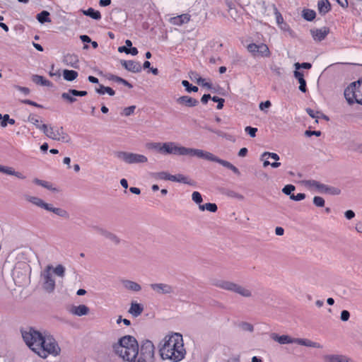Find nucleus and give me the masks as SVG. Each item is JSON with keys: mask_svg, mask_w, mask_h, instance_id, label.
<instances>
[{"mask_svg": "<svg viewBox=\"0 0 362 362\" xmlns=\"http://www.w3.org/2000/svg\"><path fill=\"white\" fill-rule=\"evenodd\" d=\"M192 199L196 204H201L203 201L202 197L199 192H194L192 194Z\"/></svg>", "mask_w": 362, "mask_h": 362, "instance_id": "obj_51", "label": "nucleus"}, {"mask_svg": "<svg viewBox=\"0 0 362 362\" xmlns=\"http://www.w3.org/2000/svg\"><path fill=\"white\" fill-rule=\"evenodd\" d=\"M144 310V307L136 302H132L131 303L130 308L129 310V313L132 315L134 317H136L139 316Z\"/></svg>", "mask_w": 362, "mask_h": 362, "instance_id": "obj_27", "label": "nucleus"}, {"mask_svg": "<svg viewBox=\"0 0 362 362\" xmlns=\"http://www.w3.org/2000/svg\"><path fill=\"white\" fill-rule=\"evenodd\" d=\"M318 11L320 13L325 15L331 8V5L328 0H321L318 2Z\"/></svg>", "mask_w": 362, "mask_h": 362, "instance_id": "obj_34", "label": "nucleus"}, {"mask_svg": "<svg viewBox=\"0 0 362 362\" xmlns=\"http://www.w3.org/2000/svg\"><path fill=\"white\" fill-rule=\"evenodd\" d=\"M28 121L34 124L36 127V128L41 130V127L42 126V124H40V119L38 116L33 114H30L28 116Z\"/></svg>", "mask_w": 362, "mask_h": 362, "instance_id": "obj_45", "label": "nucleus"}, {"mask_svg": "<svg viewBox=\"0 0 362 362\" xmlns=\"http://www.w3.org/2000/svg\"><path fill=\"white\" fill-rule=\"evenodd\" d=\"M296 189L295 186L293 185H286L283 189H282V192L286 194V195H289L291 197V195H292L293 194L291 193L293 191H294Z\"/></svg>", "mask_w": 362, "mask_h": 362, "instance_id": "obj_52", "label": "nucleus"}, {"mask_svg": "<svg viewBox=\"0 0 362 362\" xmlns=\"http://www.w3.org/2000/svg\"><path fill=\"white\" fill-rule=\"evenodd\" d=\"M41 349L37 351L40 357L45 358L48 354L58 356L60 354V348L56 340L51 336H45L42 342Z\"/></svg>", "mask_w": 362, "mask_h": 362, "instance_id": "obj_9", "label": "nucleus"}, {"mask_svg": "<svg viewBox=\"0 0 362 362\" xmlns=\"http://www.w3.org/2000/svg\"><path fill=\"white\" fill-rule=\"evenodd\" d=\"M49 15L50 14L48 11H42L37 15L36 18L40 23H50L51 19L49 18Z\"/></svg>", "mask_w": 362, "mask_h": 362, "instance_id": "obj_39", "label": "nucleus"}, {"mask_svg": "<svg viewBox=\"0 0 362 362\" xmlns=\"http://www.w3.org/2000/svg\"><path fill=\"white\" fill-rule=\"evenodd\" d=\"M350 317V313L348 310H342L341 313L340 318L343 322H346Z\"/></svg>", "mask_w": 362, "mask_h": 362, "instance_id": "obj_59", "label": "nucleus"}, {"mask_svg": "<svg viewBox=\"0 0 362 362\" xmlns=\"http://www.w3.org/2000/svg\"><path fill=\"white\" fill-rule=\"evenodd\" d=\"M189 77L191 79L196 80L199 85H202V86L206 87L210 90L213 88L212 84L211 83L205 82V79L199 76V74L194 71H191L189 73Z\"/></svg>", "mask_w": 362, "mask_h": 362, "instance_id": "obj_25", "label": "nucleus"}, {"mask_svg": "<svg viewBox=\"0 0 362 362\" xmlns=\"http://www.w3.org/2000/svg\"><path fill=\"white\" fill-rule=\"evenodd\" d=\"M64 62L74 68H78V57L75 54H66L64 56Z\"/></svg>", "mask_w": 362, "mask_h": 362, "instance_id": "obj_32", "label": "nucleus"}, {"mask_svg": "<svg viewBox=\"0 0 362 362\" xmlns=\"http://www.w3.org/2000/svg\"><path fill=\"white\" fill-rule=\"evenodd\" d=\"M259 49V55L263 57H269L270 56V51L269 47L265 44H259L258 45Z\"/></svg>", "mask_w": 362, "mask_h": 362, "instance_id": "obj_41", "label": "nucleus"}, {"mask_svg": "<svg viewBox=\"0 0 362 362\" xmlns=\"http://www.w3.org/2000/svg\"><path fill=\"white\" fill-rule=\"evenodd\" d=\"M146 147L148 150L155 151L163 155V143L161 142H149L147 143Z\"/></svg>", "mask_w": 362, "mask_h": 362, "instance_id": "obj_33", "label": "nucleus"}, {"mask_svg": "<svg viewBox=\"0 0 362 362\" xmlns=\"http://www.w3.org/2000/svg\"><path fill=\"white\" fill-rule=\"evenodd\" d=\"M245 132H247L251 137H255L256 135V132H257V129L252 127H246L245 129Z\"/></svg>", "mask_w": 362, "mask_h": 362, "instance_id": "obj_57", "label": "nucleus"}, {"mask_svg": "<svg viewBox=\"0 0 362 362\" xmlns=\"http://www.w3.org/2000/svg\"><path fill=\"white\" fill-rule=\"evenodd\" d=\"M76 95H72L71 93V89L68 90V92L63 93L62 94V98L66 101H67L69 103H74L77 100L76 98Z\"/></svg>", "mask_w": 362, "mask_h": 362, "instance_id": "obj_43", "label": "nucleus"}, {"mask_svg": "<svg viewBox=\"0 0 362 362\" xmlns=\"http://www.w3.org/2000/svg\"><path fill=\"white\" fill-rule=\"evenodd\" d=\"M14 88L22 92L25 95H28L30 93V89L26 87H22L18 85L14 86Z\"/></svg>", "mask_w": 362, "mask_h": 362, "instance_id": "obj_63", "label": "nucleus"}, {"mask_svg": "<svg viewBox=\"0 0 362 362\" xmlns=\"http://www.w3.org/2000/svg\"><path fill=\"white\" fill-rule=\"evenodd\" d=\"M0 173L8 175H14L19 179H25V177L20 172L15 171L13 168L4 166L0 165Z\"/></svg>", "mask_w": 362, "mask_h": 362, "instance_id": "obj_24", "label": "nucleus"}, {"mask_svg": "<svg viewBox=\"0 0 362 362\" xmlns=\"http://www.w3.org/2000/svg\"><path fill=\"white\" fill-rule=\"evenodd\" d=\"M313 204L318 207H322L325 206V200L321 197H315L313 198Z\"/></svg>", "mask_w": 362, "mask_h": 362, "instance_id": "obj_53", "label": "nucleus"}, {"mask_svg": "<svg viewBox=\"0 0 362 362\" xmlns=\"http://www.w3.org/2000/svg\"><path fill=\"white\" fill-rule=\"evenodd\" d=\"M163 155L189 156L191 157L203 158L207 160L218 163L223 167L230 169L237 175H240V170L232 163L227 160L219 158L209 151H205L198 148H187L180 146L173 141L163 143Z\"/></svg>", "mask_w": 362, "mask_h": 362, "instance_id": "obj_1", "label": "nucleus"}, {"mask_svg": "<svg viewBox=\"0 0 362 362\" xmlns=\"http://www.w3.org/2000/svg\"><path fill=\"white\" fill-rule=\"evenodd\" d=\"M151 288L158 295H171L175 293V288L165 283H154L150 285Z\"/></svg>", "mask_w": 362, "mask_h": 362, "instance_id": "obj_13", "label": "nucleus"}, {"mask_svg": "<svg viewBox=\"0 0 362 362\" xmlns=\"http://www.w3.org/2000/svg\"><path fill=\"white\" fill-rule=\"evenodd\" d=\"M211 284L219 288L233 292L243 298H250L253 296L252 291L250 288L230 281L214 279Z\"/></svg>", "mask_w": 362, "mask_h": 362, "instance_id": "obj_5", "label": "nucleus"}, {"mask_svg": "<svg viewBox=\"0 0 362 362\" xmlns=\"http://www.w3.org/2000/svg\"><path fill=\"white\" fill-rule=\"evenodd\" d=\"M21 334L23 341L31 350L37 353L41 349L45 335L40 332L33 327H27L21 330Z\"/></svg>", "mask_w": 362, "mask_h": 362, "instance_id": "obj_6", "label": "nucleus"}, {"mask_svg": "<svg viewBox=\"0 0 362 362\" xmlns=\"http://www.w3.org/2000/svg\"><path fill=\"white\" fill-rule=\"evenodd\" d=\"M32 81L33 83L43 86L50 87L52 86V83L51 81L37 74L32 76Z\"/></svg>", "mask_w": 362, "mask_h": 362, "instance_id": "obj_30", "label": "nucleus"}, {"mask_svg": "<svg viewBox=\"0 0 362 362\" xmlns=\"http://www.w3.org/2000/svg\"><path fill=\"white\" fill-rule=\"evenodd\" d=\"M109 79L118 83H122L123 85L127 86L129 88H132V85L131 83H129L127 81L119 76L111 75Z\"/></svg>", "mask_w": 362, "mask_h": 362, "instance_id": "obj_44", "label": "nucleus"}, {"mask_svg": "<svg viewBox=\"0 0 362 362\" xmlns=\"http://www.w3.org/2000/svg\"><path fill=\"white\" fill-rule=\"evenodd\" d=\"M226 194H227V196H228L230 197L235 198V199H237L240 201L244 199L243 195H242L235 191H233V190L228 191L226 192Z\"/></svg>", "mask_w": 362, "mask_h": 362, "instance_id": "obj_50", "label": "nucleus"}, {"mask_svg": "<svg viewBox=\"0 0 362 362\" xmlns=\"http://www.w3.org/2000/svg\"><path fill=\"white\" fill-rule=\"evenodd\" d=\"M116 157L127 164H139L148 162V158L142 154L127 152L117 151L115 153Z\"/></svg>", "mask_w": 362, "mask_h": 362, "instance_id": "obj_10", "label": "nucleus"}, {"mask_svg": "<svg viewBox=\"0 0 362 362\" xmlns=\"http://www.w3.org/2000/svg\"><path fill=\"white\" fill-rule=\"evenodd\" d=\"M176 103L182 106L192 107H195L199 104V101L188 95H183L176 99Z\"/></svg>", "mask_w": 362, "mask_h": 362, "instance_id": "obj_17", "label": "nucleus"}, {"mask_svg": "<svg viewBox=\"0 0 362 362\" xmlns=\"http://www.w3.org/2000/svg\"><path fill=\"white\" fill-rule=\"evenodd\" d=\"M211 100L214 102H216V103H218L217 107H216L218 110H221V109L223 108V103L225 102L223 98H218L217 96H214V97L211 98Z\"/></svg>", "mask_w": 362, "mask_h": 362, "instance_id": "obj_54", "label": "nucleus"}, {"mask_svg": "<svg viewBox=\"0 0 362 362\" xmlns=\"http://www.w3.org/2000/svg\"><path fill=\"white\" fill-rule=\"evenodd\" d=\"M264 158H270L272 159H274L276 161L279 160V156L276 153L264 152L262 153V155L261 156V160H264Z\"/></svg>", "mask_w": 362, "mask_h": 362, "instance_id": "obj_48", "label": "nucleus"}, {"mask_svg": "<svg viewBox=\"0 0 362 362\" xmlns=\"http://www.w3.org/2000/svg\"><path fill=\"white\" fill-rule=\"evenodd\" d=\"M159 352L163 360L182 361L186 354L182 336L179 333L166 335L159 344Z\"/></svg>", "mask_w": 362, "mask_h": 362, "instance_id": "obj_2", "label": "nucleus"}, {"mask_svg": "<svg viewBox=\"0 0 362 362\" xmlns=\"http://www.w3.org/2000/svg\"><path fill=\"white\" fill-rule=\"evenodd\" d=\"M206 210L211 212H216L218 209V207L216 204L214 203H206L205 204Z\"/></svg>", "mask_w": 362, "mask_h": 362, "instance_id": "obj_56", "label": "nucleus"}, {"mask_svg": "<svg viewBox=\"0 0 362 362\" xmlns=\"http://www.w3.org/2000/svg\"><path fill=\"white\" fill-rule=\"evenodd\" d=\"M214 132H215L216 134H217L218 136H223V137H225L226 139L229 140V141H235V139L234 137L232 136V135H230V134H227L226 133H223L221 131H213Z\"/></svg>", "mask_w": 362, "mask_h": 362, "instance_id": "obj_55", "label": "nucleus"}, {"mask_svg": "<svg viewBox=\"0 0 362 362\" xmlns=\"http://www.w3.org/2000/svg\"><path fill=\"white\" fill-rule=\"evenodd\" d=\"M306 112L313 118H319L320 117V115H319L320 112H315L314 110H313L310 108H307Z\"/></svg>", "mask_w": 362, "mask_h": 362, "instance_id": "obj_64", "label": "nucleus"}, {"mask_svg": "<svg viewBox=\"0 0 362 362\" xmlns=\"http://www.w3.org/2000/svg\"><path fill=\"white\" fill-rule=\"evenodd\" d=\"M315 12L313 10L304 9L303 11V17L308 21H313L315 18Z\"/></svg>", "mask_w": 362, "mask_h": 362, "instance_id": "obj_46", "label": "nucleus"}, {"mask_svg": "<svg viewBox=\"0 0 362 362\" xmlns=\"http://www.w3.org/2000/svg\"><path fill=\"white\" fill-rule=\"evenodd\" d=\"M152 176L156 180H163L172 181L173 175L169 174L168 172L162 171L158 173H154Z\"/></svg>", "mask_w": 362, "mask_h": 362, "instance_id": "obj_37", "label": "nucleus"}, {"mask_svg": "<svg viewBox=\"0 0 362 362\" xmlns=\"http://www.w3.org/2000/svg\"><path fill=\"white\" fill-rule=\"evenodd\" d=\"M41 131L46 136L54 141L67 144L71 141L70 136L64 132L63 127H57L43 124L41 127Z\"/></svg>", "mask_w": 362, "mask_h": 362, "instance_id": "obj_8", "label": "nucleus"}, {"mask_svg": "<svg viewBox=\"0 0 362 362\" xmlns=\"http://www.w3.org/2000/svg\"><path fill=\"white\" fill-rule=\"evenodd\" d=\"M78 76V72L74 70L64 69L63 71V77L67 81H72Z\"/></svg>", "mask_w": 362, "mask_h": 362, "instance_id": "obj_36", "label": "nucleus"}, {"mask_svg": "<svg viewBox=\"0 0 362 362\" xmlns=\"http://www.w3.org/2000/svg\"><path fill=\"white\" fill-rule=\"evenodd\" d=\"M48 211L52 212L54 214L57 215L58 216L63 218L64 219H69L70 218V215L66 210L62 208L54 207L52 206V204L50 205Z\"/></svg>", "mask_w": 362, "mask_h": 362, "instance_id": "obj_28", "label": "nucleus"}, {"mask_svg": "<svg viewBox=\"0 0 362 362\" xmlns=\"http://www.w3.org/2000/svg\"><path fill=\"white\" fill-rule=\"evenodd\" d=\"M172 181L187 184L191 186H194L196 184L194 180L189 179L187 177L182 174L173 175Z\"/></svg>", "mask_w": 362, "mask_h": 362, "instance_id": "obj_26", "label": "nucleus"}, {"mask_svg": "<svg viewBox=\"0 0 362 362\" xmlns=\"http://www.w3.org/2000/svg\"><path fill=\"white\" fill-rule=\"evenodd\" d=\"M25 199L33 204V205L40 207L41 209H44L46 211H49V209L50 207V204L46 203L44 202L41 198H39L35 196H30V195H25L24 196Z\"/></svg>", "mask_w": 362, "mask_h": 362, "instance_id": "obj_16", "label": "nucleus"}, {"mask_svg": "<svg viewBox=\"0 0 362 362\" xmlns=\"http://www.w3.org/2000/svg\"><path fill=\"white\" fill-rule=\"evenodd\" d=\"M190 21V16L187 13H184L170 19V22L175 25H182V24L187 23Z\"/></svg>", "mask_w": 362, "mask_h": 362, "instance_id": "obj_23", "label": "nucleus"}, {"mask_svg": "<svg viewBox=\"0 0 362 362\" xmlns=\"http://www.w3.org/2000/svg\"><path fill=\"white\" fill-rule=\"evenodd\" d=\"M155 347L152 341L150 340H145L141 345L140 352L141 359L146 360L153 359L154 357Z\"/></svg>", "mask_w": 362, "mask_h": 362, "instance_id": "obj_11", "label": "nucleus"}, {"mask_svg": "<svg viewBox=\"0 0 362 362\" xmlns=\"http://www.w3.org/2000/svg\"><path fill=\"white\" fill-rule=\"evenodd\" d=\"M238 327L244 332L252 333L254 332V326L247 322H240L238 324Z\"/></svg>", "mask_w": 362, "mask_h": 362, "instance_id": "obj_42", "label": "nucleus"}, {"mask_svg": "<svg viewBox=\"0 0 362 362\" xmlns=\"http://www.w3.org/2000/svg\"><path fill=\"white\" fill-rule=\"evenodd\" d=\"M294 76L296 77V79H298L299 83H300V86H299V90L303 92V93H305L307 89H306V82L304 79V76H303V74L300 71H294Z\"/></svg>", "mask_w": 362, "mask_h": 362, "instance_id": "obj_31", "label": "nucleus"}, {"mask_svg": "<svg viewBox=\"0 0 362 362\" xmlns=\"http://www.w3.org/2000/svg\"><path fill=\"white\" fill-rule=\"evenodd\" d=\"M95 91L100 95L107 93L108 95L112 96L115 94V92L112 88L110 87L104 86L103 85H100L98 88H95Z\"/></svg>", "mask_w": 362, "mask_h": 362, "instance_id": "obj_40", "label": "nucleus"}, {"mask_svg": "<svg viewBox=\"0 0 362 362\" xmlns=\"http://www.w3.org/2000/svg\"><path fill=\"white\" fill-rule=\"evenodd\" d=\"M323 362H353L344 355L327 354L323 356Z\"/></svg>", "mask_w": 362, "mask_h": 362, "instance_id": "obj_20", "label": "nucleus"}, {"mask_svg": "<svg viewBox=\"0 0 362 362\" xmlns=\"http://www.w3.org/2000/svg\"><path fill=\"white\" fill-rule=\"evenodd\" d=\"M116 354L124 361H132L139 354V344L136 339L131 335L120 338L117 344L112 346Z\"/></svg>", "mask_w": 362, "mask_h": 362, "instance_id": "obj_3", "label": "nucleus"}, {"mask_svg": "<svg viewBox=\"0 0 362 362\" xmlns=\"http://www.w3.org/2000/svg\"><path fill=\"white\" fill-rule=\"evenodd\" d=\"M71 93L74 95L81 96V97L86 96L88 94L87 91H86V90H77L75 89H71Z\"/></svg>", "mask_w": 362, "mask_h": 362, "instance_id": "obj_61", "label": "nucleus"}, {"mask_svg": "<svg viewBox=\"0 0 362 362\" xmlns=\"http://www.w3.org/2000/svg\"><path fill=\"white\" fill-rule=\"evenodd\" d=\"M329 33V28L327 27H322L321 28H313L310 30V34L313 37L314 40L320 42L323 40L328 33Z\"/></svg>", "mask_w": 362, "mask_h": 362, "instance_id": "obj_15", "label": "nucleus"}, {"mask_svg": "<svg viewBox=\"0 0 362 362\" xmlns=\"http://www.w3.org/2000/svg\"><path fill=\"white\" fill-rule=\"evenodd\" d=\"M296 344L302 346H305L308 347H313L317 349H322V346L317 342L312 341L309 339H301V338H297L296 339Z\"/></svg>", "mask_w": 362, "mask_h": 362, "instance_id": "obj_29", "label": "nucleus"}, {"mask_svg": "<svg viewBox=\"0 0 362 362\" xmlns=\"http://www.w3.org/2000/svg\"><path fill=\"white\" fill-rule=\"evenodd\" d=\"M121 64L129 71L139 73L141 71V66L139 62L133 60H122Z\"/></svg>", "mask_w": 362, "mask_h": 362, "instance_id": "obj_19", "label": "nucleus"}, {"mask_svg": "<svg viewBox=\"0 0 362 362\" xmlns=\"http://www.w3.org/2000/svg\"><path fill=\"white\" fill-rule=\"evenodd\" d=\"M94 230L100 235L110 240L115 245H119L122 240L114 233L100 226H94Z\"/></svg>", "mask_w": 362, "mask_h": 362, "instance_id": "obj_14", "label": "nucleus"}, {"mask_svg": "<svg viewBox=\"0 0 362 362\" xmlns=\"http://www.w3.org/2000/svg\"><path fill=\"white\" fill-rule=\"evenodd\" d=\"M344 97L349 105H362V78L351 83L344 90Z\"/></svg>", "mask_w": 362, "mask_h": 362, "instance_id": "obj_7", "label": "nucleus"}, {"mask_svg": "<svg viewBox=\"0 0 362 362\" xmlns=\"http://www.w3.org/2000/svg\"><path fill=\"white\" fill-rule=\"evenodd\" d=\"M83 13L87 16H89L95 20H100L101 18V14L98 11H95L93 8H89L87 10H83Z\"/></svg>", "mask_w": 362, "mask_h": 362, "instance_id": "obj_38", "label": "nucleus"}, {"mask_svg": "<svg viewBox=\"0 0 362 362\" xmlns=\"http://www.w3.org/2000/svg\"><path fill=\"white\" fill-rule=\"evenodd\" d=\"M295 66L296 69H298L300 68L307 69H309L311 68L312 65L310 63L304 62L302 64L296 63Z\"/></svg>", "mask_w": 362, "mask_h": 362, "instance_id": "obj_62", "label": "nucleus"}, {"mask_svg": "<svg viewBox=\"0 0 362 362\" xmlns=\"http://www.w3.org/2000/svg\"><path fill=\"white\" fill-rule=\"evenodd\" d=\"M247 49L248 52L252 53L254 56L259 54L258 45L255 43H250L247 45Z\"/></svg>", "mask_w": 362, "mask_h": 362, "instance_id": "obj_49", "label": "nucleus"}, {"mask_svg": "<svg viewBox=\"0 0 362 362\" xmlns=\"http://www.w3.org/2000/svg\"><path fill=\"white\" fill-rule=\"evenodd\" d=\"M305 185L309 187H315L322 192H325L333 195H338L341 193V190L338 188L328 187L313 180L306 181Z\"/></svg>", "mask_w": 362, "mask_h": 362, "instance_id": "obj_12", "label": "nucleus"}, {"mask_svg": "<svg viewBox=\"0 0 362 362\" xmlns=\"http://www.w3.org/2000/svg\"><path fill=\"white\" fill-rule=\"evenodd\" d=\"M271 338L278 342L280 344H296V339L297 338H293L290 337L289 335H281L279 336L276 333H273L271 334Z\"/></svg>", "mask_w": 362, "mask_h": 362, "instance_id": "obj_18", "label": "nucleus"}, {"mask_svg": "<svg viewBox=\"0 0 362 362\" xmlns=\"http://www.w3.org/2000/svg\"><path fill=\"white\" fill-rule=\"evenodd\" d=\"M120 282L122 287L127 291L139 292L141 290V285L135 281L128 279H122Z\"/></svg>", "mask_w": 362, "mask_h": 362, "instance_id": "obj_21", "label": "nucleus"}, {"mask_svg": "<svg viewBox=\"0 0 362 362\" xmlns=\"http://www.w3.org/2000/svg\"><path fill=\"white\" fill-rule=\"evenodd\" d=\"M135 108L136 107L134 105L125 107L123 110V113L125 116H129L134 113Z\"/></svg>", "mask_w": 362, "mask_h": 362, "instance_id": "obj_58", "label": "nucleus"}, {"mask_svg": "<svg viewBox=\"0 0 362 362\" xmlns=\"http://www.w3.org/2000/svg\"><path fill=\"white\" fill-rule=\"evenodd\" d=\"M182 85L185 88L186 91L188 93L198 91V88L190 84L188 81L183 80L182 81Z\"/></svg>", "mask_w": 362, "mask_h": 362, "instance_id": "obj_47", "label": "nucleus"}, {"mask_svg": "<svg viewBox=\"0 0 362 362\" xmlns=\"http://www.w3.org/2000/svg\"><path fill=\"white\" fill-rule=\"evenodd\" d=\"M33 182L40 186H42V187H45L49 190H51L52 192H59V190L56 187H53L52 185L49 183V182L42 180L37 178H35Z\"/></svg>", "mask_w": 362, "mask_h": 362, "instance_id": "obj_35", "label": "nucleus"}, {"mask_svg": "<svg viewBox=\"0 0 362 362\" xmlns=\"http://www.w3.org/2000/svg\"><path fill=\"white\" fill-rule=\"evenodd\" d=\"M89 310L88 307L86 305H73L70 308L69 313L76 316H83L88 315Z\"/></svg>", "mask_w": 362, "mask_h": 362, "instance_id": "obj_22", "label": "nucleus"}, {"mask_svg": "<svg viewBox=\"0 0 362 362\" xmlns=\"http://www.w3.org/2000/svg\"><path fill=\"white\" fill-rule=\"evenodd\" d=\"M305 198V194L304 193H298L297 195L292 194L290 197V199L294 201H301Z\"/></svg>", "mask_w": 362, "mask_h": 362, "instance_id": "obj_60", "label": "nucleus"}, {"mask_svg": "<svg viewBox=\"0 0 362 362\" xmlns=\"http://www.w3.org/2000/svg\"><path fill=\"white\" fill-rule=\"evenodd\" d=\"M66 269L62 264H58L53 267L51 264L47 265L40 272V281L42 288L48 293H53L55 290V280L53 274L63 279L65 276Z\"/></svg>", "mask_w": 362, "mask_h": 362, "instance_id": "obj_4", "label": "nucleus"}]
</instances>
